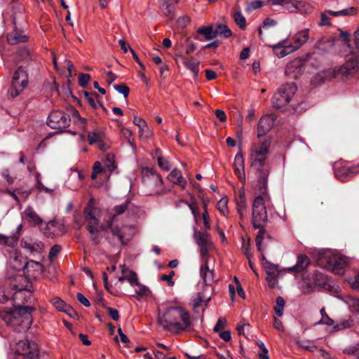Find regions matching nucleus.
Listing matches in <instances>:
<instances>
[{
    "label": "nucleus",
    "instance_id": "obj_1",
    "mask_svg": "<svg viewBox=\"0 0 359 359\" xmlns=\"http://www.w3.org/2000/svg\"><path fill=\"white\" fill-rule=\"evenodd\" d=\"M158 323L163 330L177 334L190 327L191 317L184 306L172 305L159 313Z\"/></svg>",
    "mask_w": 359,
    "mask_h": 359
},
{
    "label": "nucleus",
    "instance_id": "obj_2",
    "mask_svg": "<svg viewBox=\"0 0 359 359\" xmlns=\"http://www.w3.org/2000/svg\"><path fill=\"white\" fill-rule=\"evenodd\" d=\"M32 306H18L0 311V318L15 330L26 332L30 327L32 320Z\"/></svg>",
    "mask_w": 359,
    "mask_h": 359
},
{
    "label": "nucleus",
    "instance_id": "obj_3",
    "mask_svg": "<svg viewBox=\"0 0 359 359\" xmlns=\"http://www.w3.org/2000/svg\"><path fill=\"white\" fill-rule=\"evenodd\" d=\"M258 183L260 186L259 191L263 196L256 197L252 203V224L255 229H261L264 226L268 221L266 206L269 202L267 194H265L266 189V177H262Z\"/></svg>",
    "mask_w": 359,
    "mask_h": 359
},
{
    "label": "nucleus",
    "instance_id": "obj_4",
    "mask_svg": "<svg viewBox=\"0 0 359 359\" xmlns=\"http://www.w3.org/2000/svg\"><path fill=\"white\" fill-rule=\"evenodd\" d=\"M100 210L93 205V200L91 199L84 211V218L87 223L86 229L91 234L92 241L94 244L100 243V237L97 233L103 229L100 222Z\"/></svg>",
    "mask_w": 359,
    "mask_h": 359
},
{
    "label": "nucleus",
    "instance_id": "obj_5",
    "mask_svg": "<svg viewBox=\"0 0 359 359\" xmlns=\"http://www.w3.org/2000/svg\"><path fill=\"white\" fill-rule=\"evenodd\" d=\"M271 147V140H265L259 143H255L250 148L249 163L252 168L261 171L264 166Z\"/></svg>",
    "mask_w": 359,
    "mask_h": 359
},
{
    "label": "nucleus",
    "instance_id": "obj_6",
    "mask_svg": "<svg viewBox=\"0 0 359 359\" xmlns=\"http://www.w3.org/2000/svg\"><path fill=\"white\" fill-rule=\"evenodd\" d=\"M143 182L147 195L156 196L165 193L161 176L153 170L146 169L144 171Z\"/></svg>",
    "mask_w": 359,
    "mask_h": 359
},
{
    "label": "nucleus",
    "instance_id": "obj_7",
    "mask_svg": "<svg viewBox=\"0 0 359 359\" xmlns=\"http://www.w3.org/2000/svg\"><path fill=\"white\" fill-rule=\"evenodd\" d=\"M320 262L324 268L338 275L344 273V269L347 265L345 257L331 251L327 252L320 258Z\"/></svg>",
    "mask_w": 359,
    "mask_h": 359
},
{
    "label": "nucleus",
    "instance_id": "obj_8",
    "mask_svg": "<svg viewBox=\"0 0 359 359\" xmlns=\"http://www.w3.org/2000/svg\"><path fill=\"white\" fill-rule=\"evenodd\" d=\"M297 91L293 83H287L281 86L272 98V104L275 108H281L289 103Z\"/></svg>",
    "mask_w": 359,
    "mask_h": 359
},
{
    "label": "nucleus",
    "instance_id": "obj_9",
    "mask_svg": "<svg viewBox=\"0 0 359 359\" xmlns=\"http://www.w3.org/2000/svg\"><path fill=\"white\" fill-rule=\"evenodd\" d=\"M14 351L15 359H35L39 355L37 344L27 340L18 342Z\"/></svg>",
    "mask_w": 359,
    "mask_h": 359
},
{
    "label": "nucleus",
    "instance_id": "obj_10",
    "mask_svg": "<svg viewBox=\"0 0 359 359\" xmlns=\"http://www.w3.org/2000/svg\"><path fill=\"white\" fill-rule=\"evenodd\" d=\"M27 84L28 75L25 69L20 67L14 73L12 85L8 91L10 95L18 96L27 86Z\"/></svg>",
    "mask_w": 359,
    "mask_h": 359
},
{
    "label": "nucleus",
    "instance_id": "obj_11",
    "mask_svg": "<svg viewBox=\"0 0 359 359\" xmlns=\"http://www.w3.org/2000/svg\"><path fill=\"white\" fill-rule=\"evenodd\" d=\"M107 226L112 233L118 236L122 244L126 243L135 234V229L133 226L123 225L119 226L118 224H115V217L108 222Z\"/></svg>",
    "mask_w": 359,
    "mask_h": 359
},
{
    "label": "nucleus",
    "instance_id": "obj_12",
    "mask_svg": "<svg viewBox=\"0 0 359 359\" xmlns=\"http://www.w3.org/2000/svg\"><path fill=\"white\" fill-rule=\"evenodd\" d=\"M70 116L60 110L54 111L48 116V125L54 129H64L70 125Z\"/></svg>",
    "mask_w": 359,
    "mask_h": 359
},
{
    "label": "nucleus",
    "instance_id": "obj_13",
    "mask_svg": "<svg viewBox=\"0 0 359 359\" xmlns=\"http://www.w3.org/2000/svg\"><path fill=\"white\" fill-rule=\"evenodd\" d=\"M343 76H348L356 74L359 72V53H356L355 50L346 56V62L340 66Z\"/></svg>",
    "mask_w": 359,
    "mask_h": 359
},
{
    "label": "nucleus",
    "instance_id": "obj_14",
    "mask_svg": "<svg viewBox=\"0 0 359 359\" xmlns=\"http://www.w3.org/2000/svg\"><path fill=\"white\" fill-rule=\"evenodd\" d=\"M9 265L15 271H20L21 269H27L30 266L36 265L41 268L42 264L40 262L30 260L26 262L22 256L16 250L11 252Z\"/></svg>",
    "mask_w": 359,
    "mask_h": 359
},
{
    "label": "nucleus",
    "instance_id": "obj_15",
    "mask_svg": "<svg viewBox=\"0 0 359 359\" xmlns=\"http://www.w3.org/2000/svg\"><path fill=\"white\" fill-rule=\"evenodd\" d=\"M194 236L196 243L199 246L202 262L204 263L205 261L208 262V251L212 246V242L207 232L201 233L195 230Z\"/></svg>",
    "mask_w": 359,
    "mask_h": 359
},
{
    "label": "nucleus",
    "instance_id": "obj_16",
    "mask_svg": "<svg viewBox=\"0 0 359 359\" xmlns=\"http://www.w3.org/2000/svg\"><path fill=\"white\" fill-rule=\"evenodd\" d=\"M276 116L273 114L263 115L257 126V136L260 138L266 135L273 127Z\"/></svg>",
    "mask_w": 359,
    "mask_h": 359
},
{
    "label": "nucleus",
    "instance_id": "obj_17",
    "mask_svg": "<svg viewBox=\"0 0 359 359\" xmlns=\"http://www.w3.org/2000/svg\"><path fill=\"white\" fill-rule=\"evenodd\" d=\"M272 48L273 53L279 58L294 52L292 46L287 43V39L279 41L275 45L269 46Z\"/></svg>",
    "mask_w": 359,
    "mask_h": 359
},
{
    "label": "nucleus",
    "instance_id": "obj_18",
    "mask_svg": "<svg viewBox=\"0 0 359 359\" xmlns=\"http://www.w3.org/2000/svg\"><path fill=\"white\" fill-rule=\"evenodd\" d=\"M309 29L306 28L297 32L292 37L293 43H290L292 46L294 51L298 50L309 40Z\"/></svg>",
    "mask_w": 359,
    "mask_h": 359
},
{
    "label": "nucleus",
    "instance_id": "obj_19",
    "mask_svg": "<svg viewBox=\"0 0 359 359\" xmlns=\"http://www.w3.org/2000/svg\"><path fill=\"white\" fill-rule=\"evenodd\" d=\"M82 174L77 170H74L69 175L68 180L65 182L67 187L72 190L77 189L81 187L83 180Z\"/></svg>",
    "mask_w": 359,
    "mask_h": 359
},
{
    "label": "nucleus",
    "instance_id": "obj_20",
    "mask_svg": "<svg viewBox=\"0 0 359 359\" xmlns=\"http://www.w3.org/2000/svg\"><path fill=\"white\" fill-rule=\"evenodd\" d=\"M120 267L122 275L118 278L119 282L127 280L133 287L138 283L137 274L134 271L129 270L124 265H121Z\"/></svg>",
    "mask_w": 359,
    "mask_h": 359
},
{
    "label": "nucleus",
    "instance_id": "obj_21",
    "mask_svg": "<svg viewBox=\"0 0 359 359\" xmlns=\"http://www.w3.org/2000/svg\"><path fill=\"white\" fill-rule=\"evenodd\" d=\"M28 40V36L22 31L14 29L7 35L8 43L15 45L19 43H25Z\"/></svg>",
    "mask_w": 359,
    "mask_h": 359
},
{
    "label": "nucleus",
    "instance_id": "obj_22",
    "mask_svg": "<svg viewBox=\"0 0 359 359\" xmlns=\"http://www.w3.org/2000/svg\"><path fill=\"white\" fill-rule=\"evenodd\" d=\"M359 173V165L348 168H343L336 171L335 175L340 180L344 181L348 177H352Z\"/></svg>",
    "mask_w": 359,
    "mask_h": 359
},
{
    "label": "nucleus",
    "instance_id": "obj_23",
    "mask_svg": "<svg viewBox=\"0 0 359 359\" xmlns=\"http://www.w3.org/2000/svg\"><path fill=\"white\" fill-rule=\"evenodd\" d=\"M233 167H234L235 173L238 175L239 179L244 180L245 179V164H244V159H243L242 152H238L235 156Z\"/></svg>",
    "mask_w": 359,
    "mask_h": 359
},
{
    "label": "nucleus",
    "instance_id": "obj_24",
    "mask_svg": "<svg viewBox=\"0 0 359 359\" xmlns=\"http://www.w3.org/2000/svg\"><path fill=\"white\" fill-rule=\"evenodd\" d=\"M168 180L174 184L179 185L182 189H185L187 187V181L183 177L181 171L177 168H174L168 176Z\"/></svg>",
    "mask_w": 359,
    "mask_h": 359
},
{
    "label": "nucleus",
    "instance_id": "obj_25",
    "mask_svg": "<svg viewBox=\"0 0 359 359\" xmlns=\"http://www.w3.org/2000/svg\"><path fill=\"white\" fill-rule=\"evenodd\" d=\"M23 218L32 225H39L42 223V219L30 207H28L23 212Z\"/></svg>",
    "mask_w": 359,
    "mask_h": 359
},
{
    "label": "nucleus",
    "instance_id": "obj_26",
    "mask_svg": "<svg viewBox=\"0 0 359 359\" xmlns=\"http://www.w3.org/2000/svg\"><path fill=\"white\" fill-rule=\"evenodd\" d=\"M309 264L310 259L307 256L299 255L297 257V264L294 266L289 268L288 270L299 273L304 272Z\"/></svg>",
    "mask_w": 359,
    "mask_h": 359
},
{
    "label": "nucleus",
    "instance_id": "obj_27",
    "mask_svg": "<svg viewBox=\"0 0 359 359\" xmlns=\"http://www.w3.org/2000/svg\"><path fill=\"white\" fill-rule=\"evenodd\" d=\"M200 273L205 285H210L213 283L215 273L212 270L209 269L206 261L202 263Z\"/></svg>",
    "mask_w": 359,
    "mask_h": 359
},
{
    "label": "nucleus",
    "instance_id": "obj_28",
    "mask_svg": "<svg viewBox=\"0 0 359 359\" xmlns=\"http://www.w3.org/2000/svg\"><path fill=\"white\" fill-rule=\"evenodd\" d=\"M341 67H335L332 68H329L326 70L322 71L319 73V76L321 77L322 79L331 80L332 79L338 78L339 76H342Z\"/></svg>",
    "mask_w": 359,
    "mask_h": 359
},
{
    "label": "nucleus",
    "instance_id": "obj_29",
    "mask_svg": "<svg viewBox=\"0 0 359 359\" xmlns=\"http://www.w3.org/2000/svg\"><path fill=\"white\" fill-rule=\"evenodd\" d=\"M197 32L203 35L206 40H211L216 38L215 29L213 25L201 27L197 30Z\"/></svg>",
    "mask_w": 359,
    "mask_h": 359
},
{
    "label": "nucleus",
    "instance_id": "obj_30",
    "mask_svg": "<svg viewBox=\"0 0 359 359\" xmlns=\"http://www.w3.org/2000/svg\"><path fill=\"white\" fill-rule=\"evenodd\" d=\"M23 248L29 250L30 253L33 255L41 254L44 250V245L41 242L33 243H25Z\"/></svg>",
    "mask_w": 359,
    "mask_h": 359
},
{
    "label": "nucleus",
    "instance_id": "obj_31",
    "mask_svg": "<svg viewBox=\"0 0 359 359\" xmlns=\"http://www.w3.org/2000/svg\"><path fill=\"white\" fill-rule=\"evenodd\" d=\"M130 206L131 203L129 201H126L123 204L115 206L113 210L114 212L112 214L111 219L110 221H111L113 219V217H115V224H116L118 221V215L123 214L126 210H128Z\"/></svg>",
    "mask_w": 359,
    "mask_h": 359
},
{
    "label": "nucleus",
    "instance_id": "obj_32",
    "mask_svg": "<svg viewBox=\"0 0 359 359\" xmlns=\"http://www.w3.org/2000/svg\"><path fill=\"white\" fill-rule=\"evenodd\" d=\"M238 212L241 217H243L247 210L246 199L244 193H241L240 196L236 200Z\"/></svg>",
    "mask_w": 359,
    "mask_h": 359
},
{
    "label": "nucleus",
    "instance_id": "obj_33",
    "mask_svg": "<svg viewBox=\"0 0 359 359\" xmlns=\"http://www.w3.org/2000/svg\"><path fill=\"white\" fill-rule=\"evenodd\" d=\"M313 10V6L309 3L304 1H297V12L302 14H310Z\"/></svg>",
    "mask_w": 359,
    "mask_h": 359
},
{
    "label": "nucleus",
    "instance_id": "obj_34",
    "mask_svg": "<svg viewBox=\"0 0 359 359\" xmlns=\"http://www.w3.org/2000/svg\"><path fill=\"white\" fill-rule=\"evenodd\" d=\"M183 65L193 73L194 78L198 76L199 72V62L194 61L192 59H188Z\"/></svg>",
    "mask_w": 359,
    "mask_h": 359
},
{
    "label": "nucleus",
    "instance_id": "obj_35",
    "mask_svg": "<svg viewBox=\"0 0 359 359\" xmlns=\"http://www.w3.org/2000/svg\"><path fill=\"white\" fill-rule=\"evenodd\" d=\"M262 266L266 273V275H278V266L268 262L266 260V258L264 259H262Z\"/></svg>",
    "mask_w": 359,
    "mask_h": 359
},
{
    "label": "nucleus",
    "instance_id": "obj_36",
    "mask_svg": "<svg viewBox=\"0 0 359 359\" xmlns=\"http://www.w3.org/2000/svg\"><path fill=\"white\" fill-rule=\"evenodd\" d=\"M103 163L104 168H107L109 172H112V171H114L116 168L114 162V156L111 154H107L103 161Z\"/></svg>",
    "mask_w": 359,
    "mask_h": 359
},
{
    "label": "nucleus",
    "instance_id": "obj_37",
    "mask_svg": "<svg viewBox=\"0 0 359 359\" xmlns=\"http://www.w3.org/2000/svg\"><path fill=\"white\" fill-rule=\"evenodd\" d=\"M216 37L218 36H224L228 38L231 35V31L224 25H218L215 26Z\"/></svg>",
    "mask_w": 359,
    "mask_h": 359
},
{
    "label": "nucleus",
    "instance_id": "obj_38",
    "mask_svg": "<svg viewBox=\"0 0 359 359\" xmlns=\"http://www.w3.org/2000/svg\"><path fill=\"white\" fill-rule=\"evenodd\" d=\"M186 203L189 209L191 211V213L194 217L195 222H198V219L201 218V215L198 210V204L195 201H191V202L184 201Z\"/></svg>",
    "mask_w": 359,
    "mask_h": 359
},
{
    "label": "nucleus",
    "instance_id": "obj_39",
    "mask_svg": "<svg viewBox=\"0 0 359 359\" xmlns=\"http://www.w3.org/2000/svg\"><path fill=\"white\" fill-rule=\"evenodd\" d=\"M50 302L56 309L62 312H65L69 306L63 300L57 297H53L50 300Z\"/></svg>",
    "mask_w": 359,
    "mask_h": 359
},
{
    "label": "nucleus",
    "instance_id": "obj_40",
    "mask_svg": "<svg viewBox=\"0 0 359 359\" xmlns=\"http://www.w3.org/2000/svg\"><path fill=\"white\" fill-rule=\"evenodd\" d=\"M228 198L226 197L222 198L217 204V208L224 216L229 214Z\"/></svg>",
    "mask_w": 359,
    "mask_h": 359
},
{
    "label": "nucleus",
    "instance_id": "obj_41",
    "mask_svg": "<svg viewBox=\"0 0 359 359\" xmlns=\"http://www.w3.org/2000/svg\"><path fill=\"white\" fill-rule=\"evenodd\" d=\"M152 136V132L149 128L147 123L143 124L141 127L139 128V137L141 140H148Z\"/></svg>",
    "mask_w": 359,
    "mask_h": 359
},
{
    "label": "nucleus",
    "instance_id": "obj_42",
    "mask_svg": "<svg viewBox=\"0 0 359 359\" xmlns=\"http://www.w3.org/2000/svg\"><path fill=\"white\" fill-rule=\"evenodd\" d=\"M72 118L74 119V121L81 126L83 129H86V120L84 118H82L79 111L72 108L70 110Z\"/></svg>",
    "mask_w": 359,
    "mask_h": 359
},
{
    "label": "nucleus",
    "instance_id": "obj_43",
    "mask_svg": "<svg viewBox=\"0 0 359 359\" xmlns=\"http://www.w3.org/2000/svg\"><path fill=\"white\" fill-rule=\"evenodd\" d=\"M102 137V133L97 131L90 132L88 134V140L91 145L98 143Z\"/></svg>",
    "mask_w": 359,
    "mask_h": 359
},
{
    "label": "nucleus",
    "instance_id": "obj_44",
    "mask_svg": "<svg viewBox=\"0 0 359 359\" xmlns=\"http://www.w3.org/2000/svg\"><path fill=\"white\" fill-rule=\"evenodd\" d=\"M353 320L351 319L343 320L333 326L332 331L337 332L353 326Z\"/></svg>",
    "mask_w": 359,
    "mask_h": 359
},
{
    "label": "nucleus",
    "instance_id": "obj_45",
    "mask_svg": "<svg viewBox=\"0 0 359 359\" xmlns=\"http://www.w3.org/2000/svg\"><path fill=\"white\" fill-rule=\"evenodd\" d=\"M259 233L256 237V245L259 252L262 253V259H264V250L262 247V243L264 239V229L263 228L259 229Z\"/></svg>",
    "mask_w": 359,
    "mask_h": 359
},
{
    "label": "nucleus",
    "instance_id": "obj_46",
    "mask_svg": "<svg viewBox=\"0 0 359 359\" xmlns=\"http://www.w3.org/2000/svg\"><path fill=\"white\" fill-rule=\"evenodd\" d=\"M285 306V300L281 297H278L276 299V305L274 308L275 312L279 317L283 316V309Z\"/></svg>",
    "mask_w": 359,
    "mask_h": 359
},
{
    "label": "nucleus",
    "instance_id": "obj_47",
    "mask_svg": "<svg viewBox=\"0 0 359 359\" xmlns=\"http://www.w3.org/2000/svg\"><path fill=\"white\" fill-rule=\"evenodd\" d=\"M349 307L356 312H359V298L349 297L346 300Z\"/></svg>",
    "mask_w": 359,
    "mask_h": 359
},
{
    "label": "nucleus",
    "instance_id": "obj_48",
    "mask_svg": "<svg viewBox=\"0 0 359 359\" xmlns=\"http://www.w3.org/2000/svg\"><path fill=\"white\" fill-rule=\"evenodd\" d=\"M105 172V168H103L102 167V165L99 161H96L93 165V171L91 175V178L93 180H95L97 178L98 175H100L102 172Z\"/></svg>",
    "mask_w": 359,
    "mask_h": 359
},
{
    "label": "nucleus",
    "instance_id": "obj_49",
    "mask_svg": "<svg viewBox=\"0 0 359 359\" xmlns=\"http://www.w3.org/2000/svg\"><path fill=\"white\" fill-rule=\"evenodd\" d=\"M250 325L248 323L241 322L236 327L238 334H243L246 337L245 331L248 333L250 330Z\"/></svg>",
    "mask_w": 359,
    "mask_h": 359
},
{
    "label": "nucleus",
    "instance_id": "obj_50",
    "mask_svg": "<svg viewBox=\"0 0 359 359\" xmlns=\"http://www.w3.org/2000/svg\"><path fill=\"white\" fill-rule=\"evenodd\" d=\"M297 1L294 0H285L283 7L287 9L290 13L297 12Z\"/></svg>",
    "mask_w": 359,
    "mask_h": 359
},
{
    "label": "nucleus",
    "instance_id": "obj_51",
    "mask_svg": "<svg viewBox=\"0 0 359 359\" xmlns=\"http://www.w3.org/2000/svg\"><path fill=\"white\" fill-rule=\"evenodd\" d=\"M157 161L158 166L163 170L168 171L170 169V163L168 159L164 158L160 156H157Z\"/></svg>",
    "mask_w": 359,
    "mask_h": 359
},
{
    "label": "nucleus",
    "instance_id": "obj_52",
    "mask_svg": "<svg viewBox=\"0 0 359 359\" xmlns=\"http://www.w3.org/2000/svg\"><path fill=\"white\" fill-rule=\"evenodd\" d=\"M234 20L241 29H244L245 28V18L241 13H236L234 15Z\"/></svg>",
    "mask_w": 359,
    "mask_h": 359
},
{
    "label": "nucleus",
    "instance_id": "obj_53",
    "mask_svg": "<svg viewBox=\"0 0 359 359\" xmlns=\"http://www.w3.org/2000/svg\"><path fill=\"white\" fill-rule=\"evenodd\" d=\"M114 89L122 94L125 97H127L129 95L130 89L125 84L116 85Z\"/></svg>",
    "mask_w": 359,
    "mask_h": 359
},
{
    "label": "nucleus",
    "instance_id": "obj_54",
    "mask_svg": "<svg viewBox=\"0 0 359 359\" xmlns=\"http://www.w3.org/2000/svg\"><path fill=\"white\" fill-rule=\"evenodd\" d=\"M86 96L87 97L88 102L93 108L96 109L98 106H100L104 109V107L96 100V95L93 96L92 95H89L88 93H86Z\"/></svg>",
    "mask_w": 359,
    "mask_h": 359
},
{
    "label": "nucleus",
    "instance_id": "obj_55",
    "mask_svg": "<svg viewBox=\"0 0 359 359\" xmlns=\"http://www.w3.org/2000/svg\"><path fill=\"white\" fill-rule=\"evenodd\" d=\"M327 13L326 11L325 13H323L320 14V21L318 22L319 26H330L331 25L330 23V18L327 15Z\"/></svg>",
    "mask_w": 359,
    "mask_h": 359
},
{
    "label": "nucleus",
    "instance_id": "obj_56",
    "mask_svg": "<svg viewBox=\"0 0 359 359\" xmlns=\"http://www.w3.org/2000/svg\"><path fill=\"white\" fill-rule=\"evenodd\" d=\"M259 347L262 349V353L259 354L260 359H270L268 355V350L262 341L257 343Z\"/></svg>",
    "mask_w": 359,
    "mask_h": 359
},
{
    "label": "nucleus",
    "instance_id": "obj_57",
    "mask_svg": "<svg viewBox=\"0 0 359 359\" xmlns=\"http://www.w3.org/2000/svg\"><path fill=\"white\" fill-rule=\"evenodd\" d=\"M135 286L137 287V288L135 289V292L137 293V295L142 296L147 294L149 290L146 286L142 285L141 284H140L139 282L137 284H135Z\"/></svg>",
    "mask_w": 359,
    "mask_h": 359
},
{
    "label": "nucleus",
    "instance_id": "obj_58",
    "mask_svg": "<svg viewBox=\"0 0 359 359\" xmlns=\"http://www.w3.org/2000/svg\"><path fill=\"white\" fill-rule=\"evenodd\" d=\"M226 324V320L224 318H219L217 320L216 325L214 327V331L215 332H219Z\"/></svg>",
    "mask_w": 359,
    "mask_h": 359
},
{
    "label": "nucleus",
    "instance_id": "obj_59",
    "mask_svg": "<svg viewBox=\"0 0 359 359\" xmlns=\"http://www.w3.org/2000/svg\"><path fill=\"white\" fill-rule=\"evenodd\" d=\"M61 251V247L59 245H55L53 246L49 252L48 257L50 259L55 258L58 253Z\"/></svg>",
    "mask_w": 359,
    "mask_h": 359
},
{
    "label": "nucleus",
    "instance_id": "obj_60",
    "mask_svg": "<svg viewBox=\"0 0 359 359\" xmlns=\"http://www.w3.org/2000/svg\"><path fill=\"white\" fill-rule=\"evenodd\" d=\"M65 68H67V70H65V69H62V70L65 71V74L67 77H70L72 76V69L74 68L73 63L69 60L65 59Z\"/></svg>",
    "mask_w": 359,
    "mask_h": 359
},
{
    "label": "nucleus",
    "instance_id": "obj_61",
    "mask_svg": "<svg viewBox=\"0 0 359 359\" xmlns=\"http://www.w3.org/2000/svg\"><path fill=\"white\" fill-rule=\"evenodd\" d=\"M19 56L25 60L26 62H28L29 60L32 57L30 51L27 48L21 49L18 53Z\"/></svg>",
    "mask_w": 359,
    "mask_h": 359
},
{
    "label": "nucleus",
    "instance_id": "obj_62",
    "mask_svg": "<svg viewBox=\"0 0 359 359\" xmlns=\"http://www.w3.org/2000/svg\"><path fill=\"white\" fill-rule=\"evenodd\" d=\"M278 275H271V274H267V276H266V280L268 282V284L269 285V287H275L277 283H278V280H277V277H278Z\"/></svg>",
    "mask_w": 359,
    "mask_h": 359
},
{
    "label": "nucleus",
    "instance_id": "obj_63",
    "mask_svg": "<svg viewBox=\"0 0 359 359\" xmlns=\"http://www.w3.org/2000/svg\"><path fill=\"white\" fill-rule=\"evenodd\" d=\"M340 15L346 16V15H353L357 13V10L354 7H350L346 9H343L339 11Z\"/></svg>",
    "mask_w": 359,
    "mask_h": 359
},
{
    "label": "nucleus",
    "instance_id": "obj_64",
    "mask_svg": "<svg viewBox=\"0 0 359 359\" xmlns=\"http://www.w3.org/2000/svg\"><path fill=\"white\" fill-rule=\"evenodd\" d=\"M355 47L353 49L356 53H359V28L354 33Z\"/></svg>",
    "mask_w": 359,
    "mask_h": 359
}]
</instances>
